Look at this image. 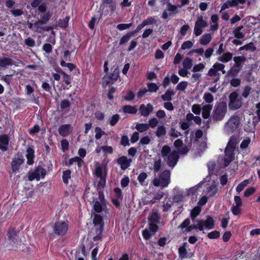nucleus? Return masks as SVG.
Segmentation results:
<instances>
[{
  "instance_id": "nucleus-31",
  "label": "nucleus",
  "mask_w": 260,
  "mask_h": 260,
  "mask_svg": "<svg viewBox=\"0 0 260 260\" xmlns=\"http://www.w3.org/2000/svg\"><path fill=\"white\" fill-rule=\"evenodd\" d=\"M160 217L156 212L151 214L149 217L148 220L149 223H158L159 222Z\"/></svg>"
},
{
  "instance_id": "nucleus-13",
  "label": "nucleus",
  "mask_w": 260,
  "mask_h": 260,
  "mask_svg": "<svg viewBox=\"0 0 260 260\" xmlns=\"http://www.w3.org/2000/svg\"><path fill=\"white\" fill-rule=\"evenodd\" d=\"M132 161V159H128L126 156H121L117 159V163L120 166V168L122 170L128 168Z\"/></svg>"
},
{
  "instance_id": "nucleus-20",
  "label": "nucleus",
  "mask_w": 260,
  "mask_h": 260,
  "mask_svg": "<svg viewBox=\"0 0 260 260\" xmlns=\"http://www.w3.org/2000/svg\"><path fill=\"white\" fill-rule=\"evenodd\" d=\"M188 245L187 242L183 243L182 245L178 248L179 257L181 258H186L188 256V252L186 250V246Z\"/></svg>"
},
{
  "instance_id": "nucleus-11",
  "label": "nucleus",
  "mask_w": 260,
  "mask_h": 260,
  "mask_svg": "<svg viewBox=\"0 0 260 260\" xmlns=\"http://www.w3.org/2000/svg\"><path fill=\"white\" fill-rule=\"evenodd\" d=\"M93 223L95 227V230H99V234L103 233L104 222L102 216L99 214H95Z\"/></svg>"
},
{
  "instance_id": "nucleus-6",
  "label": "nucleus",
  "mask_w": 260,
  "mask_h": 260,
  "mask_svg": "<svg viewBox=\"0 0 260 260\" xmlns=\"http://www.w3.org/2000/svg\"><path fill=\"white\" fill-rule=\"evenodd\" d=\"M239 120L237 116L231 117L225 123L224 129L228 134L232 133L238 126Z\"/></svg>"
},
{
  "instance_id": "nucleus-62",
  "label": "nucleus",
  "mask_w": 260,
  "mask_h": 260,
  "mask_svg": "<svg viewBox=\"0 0 260 260\" xmlns=\"http://www.w3.org/2000/svg\"><path fill=\"white\" fill-rule=\"evenodd\" d=\"M232 212L234 215H239L241 212V209L240 207L233 205L232 209Z\"/></svg>"
},
{
  "instance_id": "nucleus-43",
  "label": "nucleus",
  "mask_w": 260,
  "mask_h": 260,
  "mask_svg": "<svg viewBox=\"0 0 260 260\" xmlns=\"http://www.w3.org/2000/svg\"><path fill=\"white\" fill-rule=\"evenodd\" d=\"M94 131L95 133V138L96 140L100 139L103 135H106V133L100 127H96Z\"/></svg>"
},
{
  "instance_id": "nucleus-51",
  "label": "nucleus",
  "mask_w": 260,
  "mask_h": 260,
  "mask_svg": "<svg viewBox=\"0 0 260 260\" xmlns=\"http://www.w3.org/2000/svg\"><path fill=\"white\" fill-rule=\"evenodd\" d=\"M133 24L131 23H120L117 25V28L120 30H125L129 28L132 26Z\"/></svg>"
},
{
  "instance_id": "nucleus-1",
  "label": "nucleus",
  "mask_w": 260,
  "mask_h": 260,
  "mask_svg": "<svg viewBox=\"0 0 260 260\" xmlns=\"http://www.w3.org/2000/svg\"><path fill=\"white\" fill-rule=\"evenodd\" d=\"M227 112V105L224 102H219L214 106L211 114V118L215 122L222 120Z\"/></svg>"
},
{
  "instance_id": "nucleus-9",
  "label": "nucleus",
  "mask_w": 260,
  "mask_h": 260,
  "mask_svg": "<svg viewBox=\"0 0 260 260\" xmlns=\"http://www.w3.org/2000/svg\"><path fill=\"white\" fill-rule=\"evenodd\" d=\"M179 157L178 152L176 151H173L166 158L167 165L173 168L178 162Z\"/></svg>"
},
{
  "instance_id": "nucleus-34",
  "label": "nucleus",
  "mask_w": 260,
  "mask_h": 260,
  "mask_svg": "<svg viewBox=\"0 0 260 260\" xmlns=\"http://www.w3.org/2000/svg\"><path fill=\"white\" fill-rule=\"evenodd\" d=\"M149 128V125L147 123H137L136 126V128L140 133H143Z\"/></svg>"
},
{
  "instance_id": "nucleus-39",
  "label": "nucleus",
  "mask_w": 260,
  "mask_h": 260,
  "mask_svg": "<svg viewBox=\"0 0 260 260\" xmlns=\"http://www.w3.org/2000/svg\"><path fill=\"white\" fill-rule=\"evenodd\" d=\"M182 144L183 142L181 139H177L174 143L175 147L177 149L178 151L180 153L182 154H185V149H181L180 148V146H182Z\"/></svg>"
},
{
  "instance_id": "nucleus-45",
  "label": "nucleus",
  "mask_w": 260,
  "mask_h": 260,
  "mask_svg": "<svg viewBox=\"0 0 260 260\" xmlns=\"http://www.w3.org/2000/svg\"><path fill=\"white\" fill-rule=\"evenodd\" d=\"M192 66V61L191 59L189 57L186 58L183 61V67L186 69H189Z\"/></svg>"
},
{
  "instance_id": "nucleus-23",
  "label": "nucleus",
  "mask_w": 260,
  "mask_h": 260,
  "mask_svg": "<svg viewBox=\"0 0 260 260\" xmlns=\"http://www.w3.org/2000/svg\"><path fill=\"white\" fill-rule=\"evenodd\" d=\"M246 59V57L243 56H235L233 58V60L235 62L234 66L241 69L242 68V63L245 61Z\"/></svg>"
},
{
  "instance_id": "nucleus-12",
  "label": "nucleus",
  "mask_w": 260,
  "mask_h": 260,
  "mask_svg": "<svg viewBox=\"0 0 260 260\" xmlns=\"http://www.w3.org/2000/svg\"><path fill=\"white\" fill-rule=\"evenodd\" d=\"M235 150L226 148L224 153L225 157L224 159V167H228L230 164L235 159Z\"/></svg>"
},
{
  "instance_id": "nucleus-15",
  "label": "nucleus",
  "mask_w": 260,
  "mask_h": 260,
  "mask_svg": "<svg viewBox=\"0 0 260 260\" xmlns=\"http://www.w3.org/2000/svg\"><path fill=\"white\" fill-rule=\"evenodd\" d=\"M153 110V106L149 103L146 106L144 104H142L140 106L139 111L141 115L144 117L148 116Z\"/></svg>"
},
{
  "instance_id": "nucleus-3",
  "label": "nucleus",
  "mask_w": 260,
  "mask_h": 260,
  "mask_svg": "<svg viewBox=\"0 0 260 260\" xmlns=\"http://www.w3.org/2000/svg\"><path fill=\"white\" fill-rule=\"evenodd\" d=\"M53 232L58 236H63L67 233L69 229L68 221H58L53 225Z\"/></svg>"
},
{
  "instance_id": "nucleus-33",
  "label": "nucleus",
  "mask_w": 260,
  "mask_h": 260,
  "mask_svg": "<svg viewBox=\"0 0 260 260\" xmlns=\"http://www.w3.org/2000/svg\"><path fill=\"white\" fill-rule=\"evenodd\" d=\"M258 122V121L257 120L256 117H254L253 119L252 123H251L250 121H248L246 125L245 126L244 129L247 132H251L252 131V128L251 127V125H253L254 126H255L256 124Z\"/></svg>"
},
{
  "instance_id": "nucleus-10",
  "label": "nucleus",
  "mask_w": 260,
  "mask_h": 260,
  "mask_svg": "<svg viewBox=\"0 0 260 260\" xmlns=\"http://www.w3.org/2000/svg\"><path fill=\"white\" fill-rule=\"evenodd\" d=\"M24 158L21 154H17V157H15L12 162L11 167L13 172H15L19 170V167L23 163Z\"/></svg>"
},
{
  "instance_id": "nucleus-8",
  "label": "nucleus",
  "mask_w": 260,
  "mask_h": 260,
  "mask_svg": "<svg viewBox=\"0 0 260 260\" xmlns=\"http://www.w3.org/2000/svg\"><path fill=\"white\" fill-rule=\"evenodd\" d=\"M207 22L203 20L202 17L199 19L195 23L194 33L196 36H199L203 32L202 28L207 26Z\"/></svg>"
},
{
  "instance_id": "nucleus-38",
  "label": "nucleus",
  "mask_w": 260,
  "mask_h": 260,
  "mask_svg": "<svg viewBox=\"0 0 260 260\" xmlns=\"http://www.w3.org/2000/svg\"><path fill=\"white\" fill-rule=\"evenodd\" d=\"M171 153V148L168 145H165L161 150L162 156L166 158Z\"/></svg>"
},
{
  "instance_id": "nucleus-64",
  "label": "nucleus",
  "mask_w": 260,
  "mask_h": 260,
  "mask_svg": "<svg viewBox=\"0 0 260 260\" xmlns=\"http://www.w3.org/2000/svg\"><path fill=\"white\" fill-rule=\"evenodd\" d=\"M147 175L146 173L142 172L139 174L138 177V179L139 181V182L142 184L143 185V183L144 182V180L147 178Z\"/></svg>"
},
{
  "instance_id": "nucleus-40",
  "label": "nucleus",
  "mask_w": 260,
  "mask_h": 260,
  "mask_svg": "<svg viewBox=\"0 0 260 260\" xmlns=\"http://www.w3.org/2000/svg\"><path fill=\"white\" fill-rule=\"evenodd\" d=\"M167 10L171 12L169 13L170 16L178 13V11L176 10V7L174 5L171 4L170 3H168L167 5Z\"/></svg>"
},
{
  "instance_id": "nucleus-28",
  "label": "nucleus",
  "mask_w": 260,
  "mask_h": 260,
  "mask_svg": "<svg viewBox=\"0 0 260 260\" xmlns=\"http://www.w3.org/2000/svg\"><path fill=\"white\" fill-rule=\"evenodd\" d=\"M233 57L232 53L230 52H226L222 56L219 57L218 59L222 62H227L231 60Z\"/></svg>"
},
{
  "instance_id": "nucleus-48",
  "label": "nucleus",
  "mask_w": 260,
  "mask_h": 260,
  "mask_svg": "<svg viewBox=\"0 0 260 260\" xmlns=\"http://www.w3.org/2000/svg\"><path fill=\"white\" fill-rule=\"evenodd\" d=\"M161 160L159 158L157 160H155L153 165V169L155 172H158L159 171L161 168Z\"/></svg>"
},
{
  "instance_id": "nucleus-53",
  "label": "nucleus",
  "mask_w": 260,
  "mask_h": 260,
  "mask_svg": "<svg viewBox=\"0 0 260 260\" xmlns=\"http://www.w3.org/2000/svg\"><path fill=\"white\" fill-rule=\"evenodd\" d=\"M220 236V232L217 231H214L208 233L207 237L211 239H217Z\"/></svg>"
},
{
  "instance_id": "nucleus-22",
  "label": "nucleus",
  "mask_w": 260,
  "mask_h": 260,
  "mask_svg": "<svg viewBox=\"0 0 260 260\" xmlns=\"http://www.w3.org/2000/svg\"><path fill=\"white\" fill-rule=\"evenodd\" d=\"M173 90L168 89L164 94L161 95V98L164 101L170 102L172 101V96L175 95Z\"/></svg>"
},
{
  "instance_id": "nucleus-16",
  "label": "nucleus",
  "mask_w": 260,
  "mask_h": 260,
  "mask_svg": "<svg viewBox=\"0 0 260 260\" xmlns=\"http://www.w3.org/2000/svg\"><path fill=\"white\" fill-rule=\"evenodd\" d=\"M72 131V127L71 124H63L58 128V133L62 137H66L70 135Z\"/></svg>"
},
{
  "instance_id": "nucleus-55",
  "label": "nucleus",
  "mask_w": 260,
  "mask_h": 260,
  "mask_svg": "<svg viewBox=\"0 0 260 260\" xmlns=\"http://www.w3.org/2000/svg\"><path fill=\"white\" fill-rule=\"evenodd\" d=\"M120 117L118 114H116L112 116L110 121V124L112 126H114L119 120Z\"/></svg>"
},
{
  "instance_id": "nucleus-2",
  "label": "nucleus",
  "mask_w": 260,
  "mask_h": 260,
  "mask_svg": "<svg viewBox=\"0 0 260 260\" xmlns=\"http://www.w3.org/2000/svg\"><path fill=\"white\" fill-rule=\"evenodd\" d=\"M170 171L165 170L161 173L158 177L154 178L153 180V184L155 186H160L164 188L167 186L170 181Z\"/></svg>"
},
{
  "instance_id": "nucleus-56",
  "label": "nucleus",
  "mask_w": 260,
  "mask_h": 260,
  "mask_svg": "<svg viewBox=\"0 0 260 260\" xmlns=\"http://www.w3.org/2000/svg\"><path fill=\"white\" fill-rule=\"evenodd\" d=\"M169 135L173 138H177L179 136H181V134L180 132H178L174 127H171L170 131L169 132Z\"/></svg>"
},
{
  "instance_id": "nucleus-54",
  "label": "nucleus",
  "mask_w": 260,
  "mask_h": 260,
  "mask_svg": "<svg viewBox=\"0 0 260 260\" xmlns=\"http://www.w3.org/2000/svg\"><path fill=\"white\" fill-rule=\"evenodd\" d=\"M142 23L145 26L146 25H147L155 24L156 23V21L153 17H150L148 18L147 19L144 20L142 22Z\"/></svg>"
},
{
  "instance_id": "nucleus-37",
  "label": "nucleus",
  "mask_w": 260,
  "mask_h": 260,
  "mask_svg": "<svg viewBox=\"0 0 260 260\" xmlns=\"http://www.w3.org/2000/svg\"><path fill=\"white\" fill-rule=\"evenodd\" d=\"M241 69L237 68L235 66H233L230 70L227 72L226 76H231V77H235L236 76L239 72L240 71Z\"/></svg>"
},
{
  "instance_id": "nucleus-18",
  "label": "nucleus",
  "mask_w": 260,
  "mask_h": 260,
  "mask_svg": "<svg viewBox=\"0 0 260 260\" xmlns=\"http://www.w3.org/2000/svg\"><path fill=\"white\" fill-rule=\"evenodd\" d=\"M212 109V105L207 104L202 107L201 110H202V115L203 118L207 119L209 118L210 116H211L210 113Z\"/></svg>"
},
{
  "instance_id": "nucleus-50",
  "label": "nucleus",
  "mask_w": 260,
  "mask_h": 260,
  "mask_svg": "<svg viewBox=\"0 0 260 260\" xmlns=\"http://www.w3.org/2000/svg\"><path fill=\"white\" fill-rule=\"evenodd\" d=\"M205 63H200L198 64L194 65L192 70V72H197L203 70L205 67Z\"/></svg>"
},
{
  "instance_id": "nucleus-14",
  "label": "nucleus",
  "mask_w": 260,
  "mask_h": 260,
  "mask_svg": "<svg viewBox=\"0 0 260 260\" xmlns=\"http://www.w3.org/2000/svg\"><path fill=\"white\" fill-rule=\"evenodd\" d=\"M3 57L0 58V67L6 68L7 66H12L14 64V60L8 57V54L3 53Z\"/></svg>"
},
{
  "instance_id": "nucleus-5",
  "label": "nucleus",
  "mask_w": 260,
  "mask_h": 260,
  "mask_svg": "<svg viewBox=\"0 0 260 260\" xmlns=\"http://www.w3.org/2000/svg\"><path fill=\"white\" fill-rule=\"evenodd\" d=\"M46 174V171L41 166H39L34 171L29 172L28 173V179L29 181H32L36 179L37 181L40 180V177L44 178Z\"/></svg>"
},
{
  "instance_id": "nucleus-58",
  "label": "nucleus",
  "mask_w": 260,
  "mask_h": 260,
  "mask_svg": "<svg viewBox=\"0 0 260 260\" xmlns=\"http://www.w3.org/2000/svg\"><path fill=\"white\" fill-rule=\"evenodd\" d=\"M241 82V79L239 78H233L230 81V84L232 86L236 87L240 85Z\"/></svg>"
},
{
  "instance_id": "nucleus-36",
  "label": "nucleus",
  "mask_w": 260,
  "mask_h": 260,
  "mask_svg": "<svg viewBox=\"0 0 260 260\" xmlns=\"http://www.w3.org/2000/svg\"><path fill=\"white\" fill-rule=\"evenodd\" d=\"M103 206H105V203L103 204L102 202L96 201L93 205V209L95 212L101 213L103 211Z\"/></svg>"
},
{
  "instance_id": "nucleus-41",
  "label": "nucleus",
  "mask_w": 260,
  "mask_h": 260,
  "mask_svg": "<svg viewBox=\"0 0 260 260\" xmlns=\"http://www.w3.org/2000/svg\"><path fill=\"white\" fill-rule=\"evenodd\" d=\"M58 72L63 75L62 79L63 82H64L68 85L70 84L71 83V80L70 76L61 69L58 71Z\"/></svg>"
},
{
  "instance_id": "nucleus-7",
  "label": "nucleus",
  "mask_w": 260,
  "mask_h": 260,
  "mask_svg": "<svg viewBox=\"0 0 260 260\" xmlns=\"http://www.w3.org/2000/svg\"><path fill=\"white\" fill-rule=\"evenodd\" d=\"M19 231L15 228H10L7 232L8 239L10 244L13 246L14 244L18 242L19 239Z\"/></svg>"
},
{
  "instance_id": "nucleus-26",
  "label": "nucleus",
  "mask_w": 260,
  "mask_h": 260,
  "mask_svg": "<svg viewBox=\"0 0 260 260\" xmlns=\"http://www.w3.org/2000/svg\"><path fill=\"white\" fill-rule=\"evenodd\" d=\"M95 172L94 175L96 177L105 176L102 174L103 167L99 162H96L95 164Z\"/></svg>"
},
{
  "instance_id": "nucleus-61",
  "label": "nucleus",
  "mask_w": 260,
  "mask_h": 260,
  "mask_svg": "<svg viewBox=\"0 0 260 260\" xmlns=\"http://www.w3.org/2000/svg\"><path fill=\"white\" fill-rule=\"evenodd\" d=\"M193 43L190 41L184 42L181 45V48L183 50L189 49L192 47Z\"/></svg>"
},
{
  "instance_id": "nucleus-57",
  "label": "nucleus",
  "mask_w": 260,
  "mask_h": 260,
  "mask_svg": "<svg viewBox=\"0 0 260 260\" xmlns=\"http://www.w3.org/2000/svg\"><path fill=\"white\" fill-rule=\"evenodd\" d=\"M147 86L148 88V91L149 92H156L158 89L156 84L153 83H148Z\"/></svg>"
},
{
  "instance_id": "nucleus-42",
  "label": "nucleus",
  "mask_w": 260,
  "mask_h": 260,
  "mask_svg": "<svg viewBox=\"0 0 260 260\" xmlns=\"http://www.w3.org/2000/svg\"><path fill=\"white\" fill-rule=\"evenodd\" d=\"M166 134V127L164 125L159 126L156 132V135L158 137L165 136Z\"/></svg>"
},
{
  "instance_id": "nucleus-49",
  "label": "nucleus",
  "mask_w": 260,
  "mask_h": 260,
  "mask_svg": "<svg viewBox=\"0 0 260 260\" xmlns=\"http://www.w3.org/2000/svg\"><path fill=\"white\" fill-rule=\"evenodd\" d=\"M188 83L186 81L180 82L176 86L177 90L184 91L187 87Z\"/></svg>"
},
{
  "instance_id": "nucleus-4",
  "label": "nucleus",
  "mask_w": 260,
  "mask_h": 260,
  "mask_svg": "<svg viewBox=\"0 0 260 260\" xmlns=\"http://www.w3.org/2000/svg\"><path fill=\"white\" fill-rule=\"evenodd\" d=\"M229 108L231 110H236L239 109L242 104V98L239 97L238 93L232 92L229 95Z\"/></svg>"
},
{
  "instance_id": "nucleus-63",
  "label": "nucleus",
  "mask_w": 260,
  "mask_h": 260,
  "mask_svg": "<svg viewBox=\"0 0 260 260\" xmlns=\"http://www.w3.org/2000/svg\"><path fill=\"white\" fill-rule=\"evenodd\" d=\"M120 144L124 146H129L130 145L129 139L127 136H122Z\"/></svg>"
},
{
  "instance_id": "nucleus-44",
  "label": "nucleus",
  "mask_w": 260,
  "mask_h": 260,
  "mask_svg": "<svg viewBox=\"0 0 260 260\" xmlns=\"http://www.w3.org/2000/svg\"><path fill=\"white\" fill-rule=\"evenodd\" d=\"M71 171L70 170H66L63 172L62 180L63 182L67 184L68 183V179L71 178Z\"/></svg>"
},
{
  "instance_id": "nucleus-21",
  "label": "nucleus",
  "mask_w": 260,
  "mask_h": 260,
  "mask_svg": "<svg viewBox=\"0 0 260 260\" xmlns=\"http://www.w3.org/2000/svg\"><path fill=\"white\" fill-rule=\"evenodd\" d=\"M118 78L117 76H115L114 74L112 73L105 76L104 77V80L106 85H108L114 83Z\"/></svg>"
},
{
  "instance_id": "nucleus-27",
  "label": "nucleus",
  "mask_w": 260,
  "mask_h": 260,
  "mask_svg": "<svg viewBox=\"0 0 260 260\" xmlns=\"http://www.w3.org/2000/svg\"><path fill=\"white\" fill-rule=\"evenodd\" d=\"M237 143V138L235 136H232L231 137L230 140L228 143L226 148L235 150L236 145Z\"/></svg>"
},
{
  "instance_id": "nucleus-30",
  "label": "nucleus",
  "mask_w": 260,
  "mask_h": 260,
  "mask_svg": "<svg viewBox=\"0 0 260 260\" xmlns=\"http://www.w3.org/2000/svg\"><path fill=\"white\" fill-rule=\"evenodd\" d=\"M123 111L126 113L136 114L137 112V109L136 106L125 105L123 107Z\"/></svg>"
},
{
  "instance_id": "nucleus-35",
  "label": "nucleus",
  "mask_w": 260,
  "mask_h": 260,
  "mask_svg": "<svg viewBox=\"0 0 260 260\" xmlns=\"http://www.w3.org/2000/svg\"><path fill=\"white\" fill-rule=\"evenodd\" d=\"M201 211V207L199 206L195 207L190 212V217L191 219L194 220L196 217L200 214Z\"/></svg>"
},
{
  "instance_id": "nucleus-46",
  "label": "nucleus",
  "mask_w": 260,
  "mask_h": 260,
  "mask_svg": "<svg viewBox=\"0 0 260 260\" xmlns=\"http://www.w3.org/2000/svg\"><path fill=\"white\" fill-rule=\"evenodd\" d=\"M203 99L206 103L210 104L213 101L214 97L211 93L205 92L203 96Z\"/></svg>"
},
{
  "instance_id": "nucleus-19",
  "label": "nucleus",
  "mask_w": 260,
  "mask_h": 260,
  "mask_svg": "<svg viewBox=\"0 0 260 260\" xmlns=\"http://www.w3.org/2000/svg\"><path fill=\"white\" fill-rule=\"evenodd\" d=\"M27 163L29 165H31L34 163V158L35 157V151L32 146H29L27 149Z\"/></svg>"
},
{
  "instance_id": "nucleus-59",
  "label": "nucleus",
  "mask_w": 260,
  "mask_h": 260,
  "mask_svg": "<svg viewBox=\"0 0 260 260\" xmlns=\"http://www.w3.org/2000/svg\"><path fill=\"white\" fill-rule=\"evenodd\" d=\"M255 191V189L253 187H249L247 188L245 191L244 193V196L245 197H248L252 195Z\"/></svg>"
},
{
  "instance_id": "nucleus-25",
  "label": "nucleus",
  "mask_w": 260,
  "mask_h": 260,
  "mask_svg": "<svg viewBox=\"0 0 260 260\" xmlns=\"http://www.w3.org/2000/svg\"><path fill=\"white\" fill-rule=\"evenodd\" d=\"M217 192V186L216 184H213L207 188L206 192L209 197H213Z\"/></svg>"
},
{
  "instance_id": "nucleus-29",
  "label": "nucleus",
  "mask_w": 260,
  "mask_h": 260,
  "mask_svg": "<svg viewBox=\"0 0 260 260\" xmlns=\"http://www.w3.org/2000/svg\"><path fill=\"white\" fill-rule=\"evenodd\" d=\"M212 36L210 34L204 35L202 36L200 43L203 45H207L211 40Z\"/></svg>"
},
{
  "instance_id": "nucleus-32",
  "label": "nucleus",
  "mask_w": 260,
  "mask_h": 260,
  "mask_svg": "<svg viewBox=\"0 0 260 260\" xmlns=\"http://www.w3.org/2000/svg\"><path fill=\"white\" fill-rule=\"evenodd\" d=\"M51 15L50 12H47L45 14L41 16V19L39 20V22L41 23V24H46L50 20Z\"/></svg>"
},
{
  "instance_id": "nucleus-17",
  "label": "nucleus",
  "mask_w": 260,
  "mask_h": 260,
  "mask_svg": "<svg viewBox=\"0 0 260 260\" xmlns=\"http://www.w3.org/2000/svg\"><path fill=\"white\" fill-rule=\"evenodd\" d=\"M9 138L6 135L0 136V149L3 151L8 150Z\"/></svg>"
},
{
  "instance_id": "nucleus-52",
  "label": "nucleus",
  "mask_w": 260,
  "mask_h": 260,
  "mask_svg": "<svg viewBox=\"0 0 260 260\" xmlns=\"http://www.w3.org/2000/svg\"><path fill=\"white\" fill-rule=\"evenodd\" d=\"M201 106L199 104H194L192 106L191 110L192 112H193L196 115H199L201 112Z\"/></svg>"
},
{
  "instance_id": "nucleus-47",
  "label": "nucleus",
  "mask_w": 260,
  "mask_h": 260,
  "mask_svg": "<svg viewBox=\"0 0 260 260\" xmlns=\"http://www.w3.org/2000/svg\"><path fill=\"white\" fill-rule=\"evenodd\" d=\"M131 37L130 36L126 34L124 35H123L122 38L120 39L119 41V45H123L125 44L126 43H127L129 40L131 39Z\"/></svg>"
},
{
  "instance_id": "nucleus-24",
  "label": "nucleus",
  "mask_w": 260,
  "mask_h": 260,
  "mask_svg": "<svg viewBox=\"0 0 260 260\" xmlns=\"http://www.w3.org/2000/svg\"><path fill=\"white\" fill-rule=\"evenodd\" d=\"M204 224L206 229H213L215 225L213 218L210 216H207L206 220H204Z\"/></svg>"
},
{
  "instance_id": "nucleus-60",
  "label": "nucleus",
  "mask_w": 260,
  "mask_h": 260,
  "mask_svg": "<svg viewBox=\"0 0 260 260\" xmlns=\"http://www.w3.org/2000/svg\"><path fill=\"white\" fill-rule=\"evenodd\" d=\"M252 88L249 86H246L244 88L243 92L242 93V96L247 98L251 92Z\"/></svg>"
}]
</instances>
